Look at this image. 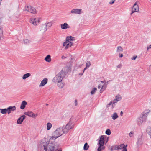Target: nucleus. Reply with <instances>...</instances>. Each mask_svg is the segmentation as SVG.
Listing matches in <instances>:
<instances>
[{"mask_svg": "<svg viewBox=\"0 0 151 151\" xmlns=\"http://www.w3.org/2000/svg\"><path fill=\"white\" fill-rule=\"evenodd\" d=\"M101 85H98V88L99 89V88H101Z\"/></svg>", "mask_w": 151, "mask_h": 151, "instance_id": "bf43d9fd", "label": "nucleus"}, {"mask_svg": "<svg viewBox=\"0 0 151 151\" xmlns=\"http://www.w3.org/2000/svg\"><path fill=\"white\" fill-rule=\"evenodd\" d=\"M89 145L87 143H85L84 145L83 149L85 150H87L89 148Z\"/></svg>", "mask_w": 151, "mask_h": 151, "instance_id": "393cba45", "label": "nucleus"}, {"mask_svg": "<svg viewBox=\"0 0 151 151\" xmlns=\"http://www.w3.org/2000/svg\"><path fill=\"white\" fill-rule=\"evenodd\" d=\"M143 143V141L141 136L137 138V144L138 145H140Z\"/></svg>", "mask_w": 151, "mask_h": 151, "instance_id": "ddd939ff", "label": "nucleus"}, {"mask_svg": "<svg viewBox=\"0 0 151 151\" xmlns=\"http://www.w3.org/2000/svg\"><path fill=\"white\" fill-rule=\"evenodd\" d=\"M52 24L51 22H49L47 23V24L45 26H46V28L48 27V28L49 27H50L52 26Z\"/></svg>", "mask_w": 151, "mask_h": 151, "instance_id": "4c0bfd02", "label": "nucleus"}, {"mask_svg": "<svg viewBox=\"0 0 151 151\" xmlns=\"http://www.w3.org/2000/svg\"><path fill=\"white\" fill-rule=\"evenodd\" d=\"M110 150L111 151L118 150L117 145L111 146Z\"/></svg>", "mask_w": 151, "mask_h": 151, "instance_id": "5701e85b", "label": "nucleus"}, {"mask_svg": "<svg viewBox=\"0 0 151 151\" xmlns=\"http://www.w3.org/2000/svg\"><path fill=\"white\" fill-rule=\"evenodd\" d=\"M125 145L124 144H122L119 145H117L118 149H122Z\"/></svg>", "mask_w": 151, "mask_h": 151, "instance_id": "c756f323", "label": "nucleus"}, {"mask_svg": "<svg viewBox=\"0 0 151 151\" xmlns=\"http://www.w3.org/2000/svg\"><path fill=\"white\" fill-rule=\"evenodd\" d=\"M60 26L62 29H65L70 28V26L66 23H65L63 24H61L60 25Z\"/></svg>", "mask_w": 151, "mask_h": 151, "instance_id": "4468645a", "label": "nucleus"}, {"mask_svg": "<svg viewBox=\"0 0 151 151\" xmlns=\"http://www.w3.org/2000/svg\"><path fill=\"white\" fill-rule=\"evenodd\" d=\"M115 1V0H111L109 4H112L114 3Z\"/></svg>", "mask_w": 151, "mask_h": 151, "instance_id": "de8ad7c7", "label": "nucleus"}, {"mask_svg": "<svg viewBox=\"0 0 151 151\" xmlns=\"http://www.w3.org/2000/svg\"><path fill=\"white\" fill-rule=\"evenodd\" d=\"M127 145H125L123 148H122V151H127Z\"/></svg>", "mask_w": 151, "mask_h": 151, "instance_id": "a19ab883", "label": "nucleus"}, {"mask_svg": "<svg viewBox=\"0 0 151 151\" xmlns=\"http://www.w3.org/2000/svg\"><path fill=\"white\" fill-rule=\"evenodd\" d=\"M122 65L121 64H119L117 66V67L119 68H120L121 67Z\"/></svg>", "mask_w": 151, "mask_h": 151, "instance_id": "4d7b16f0", "label": "nucleus"}, {"mask_svg": "<svg viewBox=\"0 0 151 151\" xmlns=\"http://www.w3.org/2000/svg\"><path fill=\"white\" fill-rule=\"evenodd\" d=\"M88 68V67H86H86H85V68H84V70H83V73H81V74H80V75H83V72H84V71H85V70L86 69H87V68Z\"/></svg>", "mask_w": 151, "mask_h": 151, "instance_id": "3c124183", "label": "nucleus"}, {"mask_svg": "<svg viewBox=\"0 0 151 151\" xmlns=\"http://www.w3.org/2000/svg\"><path fill=\"white\" fill-rule=\"evenodd\" d=\"M43 146L45 151H47L48 147L49 149V151H56L58 149L59 145L53 142H50L48 143L47 146L45 145Z\"/></svg>", "mask_w": 151, "mask_h": 151, "instance_id": "f03ea898", "label": "nucleus"}, {"mask_svg": "<svg viewBox=\"0 0 151 151\" xmlns=\"http://www.w3.org/2000/svg\"><path fill=\"white\" fill-rule=\"evenodd\" d=\"M10 110L11 111H14L16 110V107L15 106H10L7 108Z\"/></svg>", "mask_w": 151, "mask_h": 151, "instance_id": "c85d7f7f", "label": "nucleus"}, {"mask_svg": "<svg viewBox=\"0 0 151 151\" xmlns=\"http://www.w3.org/2000/svg\"><path fill=\"white\" fill-rule=\"evenodd\" d=\"M63 134V132L61 127L56 129V130L53 133V136L51 138L52 140H55L56 139L59 137Z\"/></svg>", "mask_w": 151, "mask_h": 151, "instance_id": "20e7f679", "label": "nucleus"}, {"mask_svg": "<svg viewBox=\"0 0 151 151\" xmlns=\"http://www.w3.org/2000/svg\"><path fill=\"white\" fill-rule=\"evenodd\" d=\"M70 70V68L68 66L63 68L62 70L53 78V82L55 83L61 82L65 77L66 73H68Z\"/></svg>", "mask_w": 151, "mask_h": 151, "instance_id": "f257e3e1", "label": "nucleus"}, {"mask_svg": "<svg viewBox=\"0 0 151 151\" xmlns=\"http://www.w3.org/2000/svg\"><path fill=\"white\" fill-rule=\"evenodd\" d=\"M123 113L122 112V111H121V112H120V115L121 116H122V115H123Z\"/></svg>", "mask_w": 151, "mask_h": 151, "instance_id": "052dcab7", "label": "nucleus"}, {"mask_svg": "<svg viewBox=\"0 0 151 151\" xmlns=\"http://www.w3.org/2000/svg\"><path fill=\"white\" fill-rule=\"evenodd\" d=\"M109 81H107V82L105 83L102 86V88L104 89V90L106 88V85L107 84V83Z\"/></svg>", "mask_w": 151, "mask_h": 151, "instance_id": "58836bf2", "label": "nucleus"}, {"mask_svg": "<svg viewBox=\"0 0 151 151\" xmlns=\"http://www.w3.org/2000/svg\"><path fill=\"white\" fill-rule=\"evenodd\" d=\"M137 1L134 5L132 12L131 13V15L133 13L135 12H138L139 11V8L138 5L137 4Z\"/></svg>", "mask_w": 151, "mask_h": 151, "instance_id": "0eeeda50", "label": "nucleus"}, {"mask_svg": "<svg viewBox=\"0 0 151 151\" xmlns=\"http://www.w3.org/2000/svg\"><path fill=\"white\" fill-rule=\"evenodd\" d=\"M137 57V56L136 55H134L131 58V59L132 60H135Z\"/></svg>", "mask_w": 151, "mask_h": 151, "instance_id": "49530a36", "label": "nucleus"}, {"mask_svg": "<svg viewBox=\"0 0 151 151\" xmlns=\"http://www.w3.org/2000/svg\"><path fill=\"white\" fill-rule=\"evenodd\" d=\"M1 21L0 19V23H1ZM3 30L2 27L0 25V39L3 36Z\"/></svg>", "mask_w": 151, "mask_h": 151, "instance_id": "bb28decb", "label": "nucleus"}, {"mask_svg": "<svg viewBox=\"0 0 151 151\" xmlns=\"http://www.w3.org/2000/svg\"><path fill=\"white\" fill-rule=\"evenodd\" d=\"M149 112L145 113L144 112L137 119V123L138 125H140L144 122H145L147 119V116Z\"/></svg>", "mask_w": 151, "mask_h": 151, "instance_id": "7ed1b4c3", "label": "nucleus"}, {"mask_svg": "<svg viewBox=\"0 0 151 151\" xmlns=\"http://www.w3.org/2000/svg\"><path fill=\"white\" fill-rule=\"evenodd\" d=\"M98 147L97 149V151H102L105 148V146L104 145H98Z\"/></svg>", "mask_w": 151, "mask_h": 151, "instance_id": "f3484780", "label": "nucleus"}, {"mask_svg": "<svg viewBox=\"0 0 151 151\" xmlns=\"http://www.w3.org/2000/svg\"><path fill=\"white\" fill-rule=\"evenodd\" d=\"M73 42L72 41H70L68 42L67 44H66V46L65 47V49H67L69 47H71L73 45Z\"/></svg>", "mask_w": 151, "mask_h": 151, "instance_id": "6ab92c4d", "label": "nucleus"}, {"mask_svg": "<svg viewBox=\"0 0 151 151\" xmlns=\"http://www.w3.org/2000/svg\"><path fill=\"white\" fill-rule=\"evenodd\" d=\"M58 84L57 85L58 87L60 88H63L64 86V85L63 83H61L60 82L59 83H58Z\"/></svg>", "mask_w": 151, "mask_h": 151, "instance_id": "473e14b6", "label": "nucleus"}, {"mask_svg": "<svg viewBox=\"0 0 151 151\" xmlns=\"http://www.w3.org/2000/svg\"><path fill=\"white\" fill-rule=\"evenodd\" d=\"M48 104H46V106H48Z\"/></svg>", "mask_w": 151, "mask_h": 151, "instance_id": "0e129e2a", "label": "nucleus"}, {"mask_svg": "<svg viewBox=\"0 0 151 151\" xmlns=\"http://www.w3.org/2000/svg\"><path fill=\"white\" fill-rule=\"evenodd\" d=\"M48 80L47 78H45L42 80L41 83L39 84V87L43 86H45Z\"/></svg>", "mask_w": 151, "mask_h": 151, "instance_id": "f8f14e48", "label": "nucleus"}, {"mask_svg": "<svg viewBox=\"0 0 151 151\" xmlns=\"http://www.w3.org/2000/svg\"><path fill=\"white\" fill-rule=\"evenodd\" d=\"M47 29L46 28L45 24H43L41 27L40 31H42V32H45L47 30Z\"/></svg>", "mask_w": 151, "mask_h": 151, "instance_id": "dca6fc26", "label": "nucleus"}, {"mask_svg": "<svg viewBox=\"0 0 151 151\" xmlns=\"http://www.w3.org/2000/svg\"><path fill=\"white\" fill-rule=\"evenodd\" d=\"M113 104V102L112 101H111L107 105V107H108L109 106Z\"/></svg>", "mask_w": 151, "mask_h": 151, "instance_id": "09e8293b", "label": "nucleus"}, {"mask_svg": "<svg viewBox=\"0 0 151 151\" xmlns=\"http://www.w3.org/2000/svg\"><path fill=\"white\" fill-rule=\"evenodd\" d=\"M112 117V119L114 120L116 119L118 117V116L117 115V114L116 113H114L113 115L111 116Z\"/></svg>", "mask_w": 151, "mask_h": 151, "instance_id": "b1692460", "label": "nucleus"}, {"mask_svg": "<svg viewBox=\"0 0 151 151\" xmlns=\"http://www.w3.org/2000/svg\"><path fill=\"white\" fill-rule=\"evenodd\" d=\"M24 43L26 44H28L31 42V41L27 39H26L24 40Z\"/></svg>", "mask_w": 151, "mask_h": 151, "instance_id": "c9c22d12", "label": "nucleus"}, {"mask_svg": "<svg viewBox=\"0 0 151 151\" xmlns=\"http://www.w3.org/2000/svg\"><path fill=\"white\" fill-rule=\"evenodd\" d=\"M52 124L50 123H48L47 124V130H49L52 127Z\"/></svg>", "mask_w": 151, "mask_h": 151, "instance_id": "7c9ffc66", "label": "nucleus"}, {"mask_svg": "<svg viewBox=\"0 0 151 151\" xmlns=\"http://www.w3.org/2000/svg\"><path fill=\"white\" fill-rule=\"evenodd\" d=\"M24 11H27L33 14H35L36 13V10L35 8L31 6H25V7L24 9Z\"/></svg>", "mask_w": 151, "mask_h": 151, "instance_id": "39448f33", "label": "nucleus"}, {"mask_svg": "<svg viewBox=\"0 0 151 151\" xmlns=\"http://www.w3.org/2000/svg\"><path fill=\"white\" fill-rule=\"evenodd\" d=\"M74 126V125L72 124H71L68 123L66 124L65 127L68 129L70 130V129L73 128Z\"/></svg>", "mask_w": 151, "mask_h": 151, "instance_id": "a211bd4d", "label": "nucleus"}, {"mask_svg": "<svg viewBox=\"0 0 151 151\" xmlns=\"http://www.w3.org/2000/svg\"><path fill=\"white\" fill-rule=\"evenodd\" d=\"M41 19L40 18H31L30 19V22L34 25H37L40 22V20Z\"/></svg>", "mask_w": 151, "mask_h": 151, "instance_id": "423d86ee", "label": "nucleus"}, {"mask_svg": "<svg viewBox=\"0 0 151 151\" xmlns=\"http://www.w3.org/2000/svg\"><path fill=\"white\" fill-rule=\"evenodd\" d=\"M26 116L23 115L18 118L17 121V123L18 124H21L22 122L24 120Z\"/></svg>", "mask_w": 151, "mask_h": 151, "instance_id": "6e6552de", "label": "nucleus"}, {"mask_svg": "<svg viewBox=\"0 0 151 151\" xmlns=\"http://www.w3.org/2000/svg\"><path fill=\"white\" fill-rule=\"evenodd\" d=\"M66 58V57H65V56H64L63 55L62 56V57H61V58L62 59H65V58Z\"/></svg>", "mask_w": 151, "mask_h": 151, "instance_id": "13d9d810", "label": "nucleus"}, {"mask_svg": "<svg viewBox=\"0 0 151 151\" xmlns=\"http://www.w3.org/2000/svg\"><path fill=\"white\" fill-rule=\"evenodd\" d=\"M82 9H75L71 11V13L73 14H81Z\"/></svg>", "mask_w": 151, "mask_h": 151, "instance_id": "9b49d317", "label": "nucleus"}, {"mask_svg": "<svg viewBox=\"0 0 151 151\" xmlns=\"http://www.w3.org/2000/svg\"><path fill=\"white\" fill-rule=\"evenodd\" d=\"M117 102L118 101H117L116 100V99H114V100L113 102H113V104H112V107H114L113 104H114L115 103H117Z\"/></svg>", "mask_w": 151, "mask_h": 151, "instance_id": "c03bdc74", "label": "nucleus"}, {"mask_svg": "<svg viewBox=\"0 0 151 151\" xmlns=\"http://www.w3.org/2000/svg\"><path fill=\"white\" fill-rule=\"evenodd\" d=\"M45 60L47 62H50L51 61V56L50 55H47L45 58Z\"/></svg>", "mask_w": 151, "mask_h": 151, "instance_id": "4be33fe9", "label": "nucleus"}, {"mask_svg": "<svg viewBox=\"0 0 151 151\" xmlns=\"http://www.w3.org/2000/svg\"><path fill=\"white\" fill-rule=\"evenodd\" d=\"M104 90L101 88L100 90V93H102L104 91Z\"/></svg>", "mask_w": 151, "mask_h": 151, "instance_id": "864d4df0", "label": "nucleus"}, {"mask_svg": "<svg viewBox=\"0 0 151 151\" xmlns=\"http://www.w3.org/2000/svg\"><path fill=\"white\" fill-rule=\"evenodd\" d=\"M66 41H68L69 42V41H73L75 40V38L74 37H72L71 36H68L66 37Z\"/></svg>", "mask_w": 151, "mask_h": 151, "instance_id": "412c9836", "label": "nucleus"}, {"mask_svg": "<svg viewBox=\"0 0 151 151\" xmlns=\"http://www.w3.org/2000/svg\"><path fill=\"white\" fill-rule=\"evenodd\" d=\"M56 151H62V150H61V149H59V150H56Z\"/></svg>", "mask_w": 151, "mask_h": 151, "instance_id": "680f3d73", "label": "nucleus"}, {"mask_svg": "<svg viewBox=\"0 0 151 151\" xmlns=\"http://www.w3.org/2000/svg\"><path fill=\"white\" fill-rule=\"evenodd\" d=\"M147 132L151 137V128L150 127H149L147 128Z\"/></svg>", "mask_w": 151, "mask_h": 151, "instance_id": "72a5a7b5", "label": "nucleus"}, {"mask_svg": "<svg viewBox=\"0 0 151 151\" xmlns=\"http://www.w3.org/2000/svg\"><path fill=\"white\" fill-rule=\"evenodd\" d=\"M101 82L102 83H104L105 82V81H101Z\"/></svg>", "mask_w": 151, "mask_h": 151, "instance_id": "e2e57ef3", "label": "nucleus"}, {"mask_svg": "<svg viewBox=\"0 0 151 151\" xmlns=\"http://www.w3.org/2000/svg\"><path fill=\"white\" fill-rule=\"evenodd\" d=\"M104 136L102 135L100 137L99 140V141L97 145H104Z\"/></svg>", "mask_w": 151, "mask_h": 151, "instance_id": "1a4fd4ad", "label": "nucleus"}, {"mask_svg": "<svg viewBox=\"0 0 151 151\" xmlns=\"http://www.w3.org/2000/svg\"><path fill=\"white\" fill-rule=\"evenodd\" d=\"M91 63L89 61H87L86 63V67L89 68L91 65Z\"/></svg>", "mask_w": 151, "mask_h": 151, "instance_id": "ea45409f", "label": "nucleus"}, {"mask_svg": "<svg viewBox=\"0 0 151 151\" xmlns=\"http://www.w3.org/2000/svg\"><path fill=\"white\" fill-rule=\"evenodd\" d=\"M61 128H62L63 132V134L64 133H67L68 132V131L69 130V129H68L66 127H63Z\"/></svg>", "mask_w": 151, "mask_h": 151, "instance_id": "a878e982", "label": "nucleus"}, {"mask_svg": "<svg viewBox=\"0 0 151 151\" xmlns=\"http://www.w3.org/2000/svg\"><path fill=\"white\" fill-rule=\"evenodd\" d=\"M151 48V45H150L149 47H147V51L149 49Z\"/></svg>", "mask_w": 151, "mask_h": 151, "instance_id": "5fc2aeb1", "label": "nucleus"}, {"mask_svg": "<svg viewBox=\"0 0 151 151\" xmlns=\"http://www.w3.org/2000/svg\"><path fill=\"white\" fill-rule=\"evenodd\" d=\"M97 90V88H94L92 89L91 91V94L92 95L94 94Z\"/></svg>", "mask_w": 151, "mask_h": 151, "instance_id": "f704fd0d", "label": "nucleus"}, {"mask_svg": "<svg viewBox=\"0 0 151 151\" xmlns=\"http://www.w3.org/2000/svg\"><path fill=\"white\" fill-rule=\"evenodd\" d=\"M0 112L3 114H6V109H0Z\"/></svg>", "mask_w": 151, "mask_h": 151, "instance_id": "cd10ccee", "label": "nucleus"}, {"mask_svg": "<svg viewBox=\"0 0 151 151\" xmlns=\"http://www.w3.org/2000/svg\"><path fill=\"white\" fill-rule=\"evenodd\" d=\"M24 151H26L25 150H24Z\"/></svg>", "mask_w": 151, "mask_h": 151, "instance_id": "69168bd1", "label": "nucleus"}, {"mask_svg": "<svg viewBox=\"0 0 151 151\" xmlns=\"http://www.w3.org/2000/svg\"><path fill=\"white\" fill-rule=\"evenodd\" d=\"M31 76V74L29 73H27L25 74H24L22 76V79L24 80L26 78L30 77Z\"/></svg>", "mask_w": 151, "mask_h": 151, "instance_id": "aec40b11", "label": "nucleus"}, {"mask_svg": "<svg viewBox=\"0 0 151 151\" xmlns=\"http://www.w3.org/2000/svg\"><path fill=\"white\" fill-rule=\"evenodd\" d=\"M119 56L120 57H122L123 56V54H119Z\"/></svg>", "mask_w": 151, "mask_h": 151, "instance_id": "6e6d98bb", "label": "nucleus"}, {"mask_svg": "<svg viewBox=\"0 0 151 151\" xmlns=\"http://www.w3.org/2000/svg\"><path fill=\"white\" fill-rule=\"evenodd\" d=\"M123 51V49L121 46H118L117 47V52H122Z\"/></svg>", "mask_w": 151, "mask_h": 151, "instance_id": "2f4dec72", "label": "nucleus"}, {"mask_svg": "<svg viewBox=\"0 0 151 151\" xmlns=\"http://www.w3.org/2000/svg\"><path fill=\"white\" fill-rule=\"evenodd\" d=\"M75 106H77L78 105V103L77 100H75Z\"/></svg>", "mask_w": 151, "mask_h": 151, "instance_id": "603ef678", "label": "nucleus"}, {"mask_svg": "<svg viewBox=\"0 0 151 151\" xmlns=\"http://www.w3.org/2000/svg\"><path fill=\"white\" fill-rule=\"evenodd\" d=\"M27 104V103L25 101H22L20 106V109H24L25 107V106Z\"/></svg>", "mask_w": 151, "mask_h": 151, "instance_id": "2eb2a0df", "label": "nucleus"}, {"mask_svg": "<svg viewBox=\"0 0 151 151\" xmlns=\"http://www.w3.org/2000/svg\"><path fill=\"white\" fill-rule=\"evenodd\" d=\"M115 99L118 102V101L121 100V98L116 96V97Z\"/></svg>", "mask_w": 151, "mask_h": 151, "instance_id": "79ce46f5", "label": "nucleus"}, {"mask_svg": "<svg viewBox=\"0 0 151 151\" xmlns=\"http://www.w3.org/2000/svg\"><path fill=\"white\" fill-rule=\"evenodd\" d=\"M68 41H66L65 42H64L63 43V46H66V44H67L69 42Z\"/></svg>", "mask_w": 151, "mask_h": 151, "instance_id": "a18cd8bd", "label": "nucleus"}, {"mask_svg": "<svg viewBox=\"0 0 151 151\" xmlns=\"http://www.w3.org/2000/svg\"><path fill=\"white\" fill-rule=\"evenodd\" d=\"M106 134L108 135H110L111 134V132L110 130L109 129H107L106 131Z\"/></svg>", "mask_w": 151, "mask_h": 151, "instance_id": "e433bc0d", "label": "nucleus"}, {"mask_svg": "<svg viewBox=\"0 0 151 151\" xmlns=\"http://www.w3.org/2000/svg\"><path fill=\"white\" fill-rule=\"evenodd\" d=\"M24 114L29 116L31 117L32 118H35L37 116V114H35L32 112L29 111L24 113Z\"/></svg>", "mask_w": 151, "mask_h": 151, "instance_id": "9d476101", "label": "nucleus"}, {"mask_svg": "<svg viewBox=\"0 0 151 151\" xmlns=\"http://www.w3.org/2000/svg\"><path fill=\"white\" fill-rule=\"evenodd\" d=\"M6 113H7L8 114H10L11 112L10 110L8 108L6 109Z\"/></svg>", "mask_w": 151, "mask_h": 151, "instance_id": "37998d69", "label": "nucleus"}, {"mask_svg": "<svg viewBox=\"0 0 151 151\" xmlns=\"http://www.w3.org/2000/svg\"><path fill=\"white\" fill-rule=\"evenodd\" d=\"M133 132L132 131L129 134V135L130 137H132V135H133Z\"/></svg>", "mask_w": 151, "mask_h": 151, "instance_id": "8fccbe9b", "label": "nucleus"}]
</instances>
